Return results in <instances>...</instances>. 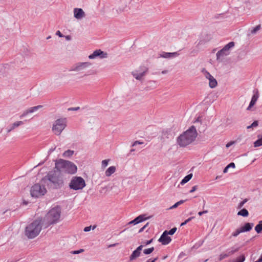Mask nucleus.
I'll use <instances>...</instances> for the list:
<instances>
[{"label":"nucleus","instance_id":"obj_14","mask_svg":"<svg viewBox=\"0 0 262 262\" xmlns=\"http://www.w3.org/2000/svg\"><path fill=\"white\" fill-rule=\"evenodd\" d=\"M168 234L167 233V230L163 232L158 241L161 243L162 245H166L168 244L171 241V238L170 236H168Z\"/></svg>","mask_w":262,"mask_h":262},{"label":"nucleus","instance_id":"obj_51","mask_svg":"<svg viewBox=\"0 0 262 262\" xmlns=\"http://www.w3.org/2000/svg\"><path fill=\"white\" fill-rule=\"evenodd\" d=\"M179 55V53H178L177 52L171 53V56H172V57H177Z\"/></svg>","mask_w":262,"mask_h":262},{"label":"nucleus","instance_id":"obj_22","mask_svg":"<svg viewBox=\"0 0 262 262\" xmlns=\"http://www.w3.org/2000/svg\"><path fill=\"white\" fill-rule=\"evenodd\" d=\"M116 171V167L114 166H111L105 171V175L107 177L111 176Z\"/></svg>","mask_w":262,"mask_h":262},{"label":"nucleus","instance_id":"obj_44","mask_svg":"<svg viewBox=\"0 0 262 262\" xmlns=\"http://www.w3.org/2000/svg\"><path fill=\"white\" fill-rule=\"evenodd\" d=\"M235 166V164L233 162H231L227 165V168H234Z\"/></svg>","mask_w":262,"mask_h":262},{"label":"nucleus","instance_id":"obj_21","mask_svg":"<svg viewBox=\"0 0 262 262\" xmlns=\"http://www.w3.org/2000/svg\"><path fill=\"white\" fill-rule=\"evenodd\" d=\"M253 225L254 224L253 223H247L244 226L241 227L240 228L243 232H248L252 229Z\"/></svg>","mask_w":262,"mask_h":262},{"label":"nucleus","instance_id":"obj_5","mask_svg":"<svg viewBox=\"0 0 262 262\" xmlns=\"http://www.w3.org/2000/svg\"><path fill=\"white\" fill-rule=\"evenodd\" d=\"M61 172L70 174L75 173L77 171V166L72 162L63 159H60L55 163V167Z\"/></svg>","mask_w":262,"mask_h":262},{"label":"nucleus","instance_id":"obj_62","mask_svg":"<svg viewBox=\"0 0 262 262\" xmlns=\"http://www.w3.org/2000/svg\"><path fill=\"white\" fill-rule=\"evenodd\" d=\"M252 127H252V126H251V125H249V126H247V128H248V129L250 128H252Z\"/></svg>","mask_w":262,"mask_h":262},{"label":"nucleus","instance_id":"obj_50","mask_svg":"<svg viewBox=\"0 0 262 262\" xmlns=\"http://www.w3.org/2000/svg\"><path fill=\"white\" fill-rule=\"evenodd\" d=\"M143 144V142H140L139 141H136L133 143V146H134L137 145V144Z\"/></svg>","mask_w":262,"mask_h":262},{"label":"nucleus","instance_id":"obj_29","mask_svg":"<svg viewBox=\"0 0 262 262\" xmlns=\"http://www.w3.org/2000/svg\"><path fill=\"white\" fill-rule=\"evenodd\" d=\"M73 154L74 151L73 150H67L64 152V153L63 154V156L64 157H69L72 156Z\"/></svg>","mask_w":262,"mask_h":262},{"label":"nucleus","instance_id":"obj_1","mask_svg":"<svg viewBox=\"0 0 262 262\" xmlns=\"http://www.w3.org/2000/svg\"><path fill=\"white\" fill-rule=\"evenodd\" d=\"M41 183L46 184L49 189H58L63 187L64 181L62 173L57 170L50 171L41 180Z\"/></svg>","mask_w":262,"mask_h":262},{"label":"nucleus","instance_id":"obj_27","mask_svg":"<svg viewBox=\"0 0 262 262\" xmlns=\"http://www.w3.org/2000/svg\"><path fill=\"white\" fill-rule=\"evenodd\" d=\"M258 137V139L254 142V146L255 147L262 145V136L260 137L259 136Z\"/></svg>","mask_w":262,"mask_h":262},{"label":"nucleus","instance_id":"obj_25","mask_svg":"<svg viewBox=\"0 0 262 262\" xmlns=\"http://www.w3.org/2000/svg\"><path fill=\"white\" fill-rule=\"evenodd\" d=\"M33 111L31 107L29 108L28 109L25 111L23 113L19 116L20 119H22L24 117L26 116L28 114L30 113H33Z\"/></svg>","mask_w":262,"mask_h":262},{"label":"nucleus","instance_id":"obj_60","mask_svg":"<svg viewBox=\"0 0 262 262\" xmlns=\"http://www.w3.org/2000/svg\"><path fill=\"white\" fill-rule=\"evenodd\" d=\"M231 143H228V144L226 145V147H229L230 146V145H231Z\"/></svg>","mask_w":262,"mask_h":262},{"label":"nucleus","instance_id":"obj_11","mask_svg":"<svg viewBox=\"0 0 262 262\" xmlns=\"http://www.w3.org/2000/svg\"><path fill=\"white\" fill-rule=\"evenodd\" d=\"M147 71L148 68L143 66L141 67L139 70H135L132 72V74L137 80H142Z\"/></svg>","mask_w":262,"mask_h":262},{"label":"nucleus","instance_id":"obj_18","mask_svg":"<svg viewBox=\"0 0 262 262\" xmlns=\"http://www.w3.org/2000/svg\"><path fill=\"white\" fill-rule=\"evenodd\" d=\"M24 124V122L21 121H18L16 122H14L13 123L10 124L7 128V133H10L13 129H14L15 128L18 127L19 126L22 125Z\"/></svg>","mask_w":262,"mask_h":262},{"label":"nucleus","instance_id":"obj_37","mask_svg":"<svg viewBox=\"0 0 262 262\" xmlns=\"http://www.w3.org/2000/svg\"><path fill=\"white\" fill-rule=\"evenodd\" d=\"M42 107V105H37V106H33V107H31V108H32V110L33 111V113L37 111V110H38L39 109L41 108Z\"/></svg>","mask_w":262,"mask_h":262},{"label":"nucleus","instance_id":"obj_3","mask_svg":"<svg viewBox=\"0 0 262 262\" xmlns=\"http://www.w3.org/2000/svg\"><path fill=\"white\" fill-rule=\"evenodd\" d=\"M42 229L41 219H37L29 224L25 228V235L28 238H34L40 232Z\"/></svg>","mask_w":262,"mask_h":262},{"label":"nucleus","instance_id":"obj_56","mask_svg":"<svg viewBox=\"0 0 262 262\" xmlns=\"http://www.w3.org/2000/svg\"><path fill=\"white\" fill-rule=\"evenodd\" d=\"M229 168H227V166L224 168L223 172L224 173H226L228 171V169Z\"/></svg>","mask_w":262,"mask_h":262},{"label":"nucleus","instance_id":"obj_59","mask_svg":"<svg viewBox=\"0 0 262 262\" xmlns=\"http://www.w3.org/2000/svg\"><path fill=\"white\" fill-rule=\"evenodd\" d=\"M117 244H112V245H111L109 246L110 247H113V246H115L117 245Z\"/></svg>","mask_w":262,"mask_h":262},{"label":"nucleus","instance_id":"obj_4","mask_svg":"<svg viewBox=\"0 0 262 262\" xmlns=\"http://www.w3.org/2000/svg\"><path fill=\"white\" fill-rule=\"evenodd\" d=\"M61 215V208L56 206L52 208L44 217V222L47 227L57 223Z\"/></svg>","mask_w":262,"mask_h":262},{"label":"nucleus","instance_id":"obj_38","mask_svg":"<svg viewBox=\"0 0 262 262\" xmlns=\"http://www.w3.org/2000/svg\"><path fill=\"white\" fill-rule=\"evenodd\" d=\"M110 161V160H104L102 161V166L103 167H105L107 165H108V161Z\"/></svg>","mask_w":262,"mask_h":262},{"label":"nucleus","instance_id":"obj_31","mask_svg":"<svg viewBox=\"0 0 262 262\" xmlns=\"http://www.w3.org/2000/svg\"><path fill=\"white\" fill-rule=\"evenodd\" d=\"M154 247H153L148 249H145L143 250V253L146 255L149 254L154 251Z\"/></svg>","mask_w":262,"mask_h":262},{"label":"nucleus","instance_id":"obj_36","mask_svg":"<svg viewBox=\"0 0 262 262\" xmlns=\"http://www.w3.org/2000/svg\"><path fill=\"white\" fill-rule=\"evenodd\" d=\"M260 28V25H258L256 26L252 31L251 33L252 34H255L256 32L258 31Z\"/></svg>","mask_w":262,"mask_h":262},{"label":"nucleus","instance_id":"obj_33","mask_svg":"<svg viewBox=\"0 0 262 262\" xmlns=\"http://www.w3.org/2000/svg\"><path fill=\"white\" fill-rule=\"evenodd\" d=\"M228 255L227 253H222L220 255H219V260L220 261H221L223 259L227 258V257H228Z\"/></svg>","mask_w":262,"mask_h":262},{"label":"nucleus","instance_id":"obj_6","mask_svg":"<svg viewBox=\"0 0 262 262\" xmlns=\"http://www.w3.org/2000/svg\"><path fill=\"white\" fill-rule=\"evenodd\" d=\"M66 126V118L58 119L54 122L52 127V130L55 135L59 136L61 134Z\"/></svg>","mask_w":262,"mask_h":262},{"label":"nucleus","instance_id":"obj_19","mask_svg":"<svg viewBox=\"0 0 262 262\" xmlns=\"http://www.w3.org/2000/svg\"><path fill=\"white\" fill-rule=\"evenodd\" d=\"M258 97H259V95H258V92L257 91L256 94H254L252 96L251 100L250 102L249 105L247 108V110H248V111L250 110L251 107H253L255 105V104L256 103V102L258 98Z\"/></svg>","mask_w":262,"mask_h":262},{"label":"nucleus","instance_id":"obj_52","mask_svg":"<svg viewBox=\"0 0 262 262\" xmlns=\"http://www.w3.org/2000/svg\"><path fill=\"white\" fill-rule=\"evenodd\" d=\"M208 212V211L207 210H204L203 211H200L198 213V214L200 215V216H201L202 214H204V213H207Z\"/></svg>","mask_w":262,"mask_h":262},{"label":"nucleus","instance_id":"obj_30","mask_svg":"<svg viewBox=\"0 0 262 262\" xmlns=\"http://www.w3.org/2000/svg\"><path fill=\"white\" fill-rule=\"evenodd\" d=\"M185 202V200H180V201L177 202L176 203H175L173 205H172V206H171L169 209H174V208H177L179 205H181L183 203H184Z\"/></svg>","mask_w":262,"mask_h":262},{"label":"nucleus","instance_id":"obj_49","mask_svg":"<svg viewBox=\"0 0 262 262\" xmlns=\"http://www.w3.org/2000/svg\"><path fill=\"white\" fill-rule=\"evenodd\" d=\"M197 189V186H194L192 189L190 190V193H192L195 191Z\"/></svg>","mask_w":262,"mask_h":262},{"label":"nucleus","instance_id":"obj_39","mask_svg":"<svg viewBox=\"0 0 262 262\" xmlns=\"http://www.w3.org/2000/svg\"><path fill=\"white\" fill-rule=\"evenodd\" d=\"M162 56L164 58H171V53H164Z\"/></svg>","mask_w":262,"mask_h":262},{"label":"nucleus","instance_id":"obj_24","mask_svg":"<svg viewBox=\"0 0 262 262\" xmlns=\"http://www.w3.org/2000/svg\"><path fill=\"white\" fill-rule=\"evenodd\" d=\"M192 177V174L190 173L187 175L181 182V184L183 185L188 182Z\"/></svg>","mask_w":262,"mask_h":262},{"label":"nucleus","instance_id":"obj_47","mask_svg":"<svg viewBox=\"0 0 262 262\" xmlns=\"http://www.w3.org/2000/svg\"><path fill=\"white\" fill-rule=\"evenodd\" d=\"M91 229V226H88L84 228V231L85 232H88L90 231Z\"/></svg>","mask_w":262,"mask_h":262},{"label":"nucleus","instance_id":"obj_23","mask_svg":"<svg viewBox=\"0 0 262 262\" xmlns=\"http://www.w3.org/2000/svg\"><path fill=\"white\" fill-rule=\"evenodd\" d=\"M237 215L244 217H247L249 215V212L246 209L243 208L237 212Z\"/></svg>","mask_w":262,"mask_h":262},{"label":"nucleus","instance_id":"obj_48","mask_svg":"<svg viewBox=\"0 0 262 262\" xmlns=\"http://www.w3.org/2000/svg\"><path fill=\"white\" fill-rule=\"evenodd\" d=\"M56 34L57 35H58L60 37H62L64 36L59 31H57L56 33Z\"/></svg>","mask_w":262,"mask_h":262},{"label":"nucleus","instance_id":"obj_9","mask_svg":"<svg viewBox=\"0 0 262 262\" xmlns=\"http://www.w3.org/2000/svg\"><path fill=\"white\" fill-rule=\"evenodd\" d=\"M235 45V43L233 41L230 42L226 45L222 49L218 51L216 54V60L220 61H222L224 59L225 56L229 55L230 49L233 48Z\"/></svg>","mask_w":262,"mask_h":262},{"label":"nucleus","instance_id":"obj_43","mask_svg":"<svg viewBox=\"0 0 262 262\" xmlns=\"http://www.w3.org/2000/svg\"><path fill=\"white\" fill-rule=\"evenodd\" d=\"M258 125V121H254L251 124V126H252L253 127H256Z\"/></svg>","mask_w":262,"mask_h":262},{"label":"nucleus","instance_id":"obj_13","mask_svg":"<svg viewBox=\"0 0 262 262\" xmlns=\"http://www.w3.org/2000/svg\"><path fill=\"white\" fill-rule=\"evenodd\" d=\"M98 57L100 58H105L107 57V54L101 50H96L89 56V58L91 59H95Z\"/></svg>","mask_w":262,"mask_h":262},{"label":"nucleus","instance_id":"obj_10","mask_svg":"<svg viewBox=\"0 0 262 262\" xmlns=\"http://www.w3.org/2000/svg\"><path fill=\"white\" fill-rule=\"evenodd\" d=\"M92 65L90 62H78L74 64L69 69L70 72H77L78 74H83L84 70Z\"/></svg>","mask_w":262,"mask_h":262},{"label":"nucleus","instance_id":"obj_54","mask_svg":"<svg viewBox=\"0 0 262 262\" xmlns=\"http://www.w3.org/2000/svg\"><path fill=\"white\" fill-rule=\"evenodd\" d=\"M193 218H194V217H190L188 218V219H187L185 222L187 224V223L190 222Z\"/></svg>","mask_w":262,"mask_h":262},{"label":"nucleus","instance_id":"obj_28","mask_svg":"<svg viewBox=\"0 0 262 262\" xmlns=\"http://www.w3.org/2000/svg\"><path fill=\"white\" fill-rule=\"evenodd\" d=\"M239 248H240L239 247H238L236 248H232L231 250H229L227 252V254H228V256H229L233 254L234 253L237 252L239 250Z\"/></svg>","mask_w":262,"mask_h":262},{"label":"nucleus","instance_id":"obj_15","mask_svg":"<svg viewBox=\"0 0 262 262\" xmlns=\"http://www.w3.org/2000/svg\"><path fill=\"white\" fill-rule=\"evenodd\" d=\"M74 16L77 19H81L85 16V12L81 8H74Z\"/></svg>","mask_w":262,"mask_h":262},{"label":"nucleus","instance_id":"obj_17","mask_svg":"<svg viewBox=\"0 0 262 262\" xmlns=\"http://www.w3.org/2000/svg\"><path fill=\"white\" fill-rule=\"evenodd\" d=\"M147 219H148L147 217H145V215H144V214L140 215L137 216V217H136L133 221L129 222L128 223V225H130V224L136 225V224L140 223L147 220Z\"/></svg>","mask_w":262,"mask_h":262},{"label":"nucleus","instance_id":"obj_41","mask_svg":"<svg viewBox=\"0 0 262 262\" xmlns=\"http://www.w3.org/2000/svg\"><path fill=\"white\" fill-rule=\"evenodd\" d=\"M170 133L169 131L165 130L163 132V136L165 137L166 138H168L169 133Z\"/></svg>","mask_w":262,"mask_h":262},{"label":"nucleus","instance_id":"obj_32","mask_svg":"<svg viewBox=\"0 0 262 262\" xmlns=\"http://www.w3.org/2000/svg\"><path fill=\"white\" fill-rule=\"evenodd\" d=\"M242 231L241 228L237 229L234 232L232 233V236L234 237L237 236L239 234L242 233Z\"/></svg>","mask_w":262,"mask_h":262},{"label":"nucleus","instance_id":"obj_20","mask_svg":"<svg viewBox=\"0 0 262 262\" xmlns=\"http://www.w3.org/2000/svg\"><path fill=\"white\" fill-rule=\"evenodd\" d=\"M128 8V3L126 2H122L118 7L117 11L121 13L127 10Z\"/></svg>","mask_w":262,"mask_h":262},{"label":"nucleus","instance_id":"obj_16","mask_svg":"<svg viewBox=\"0 0 262 262\" xmlns=\"http://www.w3.org/2000/svg\"><path fill=\"white\" fill-rule=\"evenodd\" d=\"M144 245H140L135 250H134L130 256H129V260L130 261H133V260L136 259L137 257H139L141 254V251L142 250L143 247Z\"/></svg>","mask_w":262,"mask_h":262},{"label":"nucleus","instance_id":"obj_8","mask_svg":"<svg viewBox=\"0 0 262 262\" xmlns=\"http://www.w3.org/2000/svg\"><path fill=\"white\" fill-rule=\"evenodd\" d=\"M85 186L84 180L80 177H74L69 184L71 189L77 190L83 189Z\"/></svg>","mask_w":262,"mask_h":262},{"label":"nucleus","instance_id":"obj_64","mask_svg":"<svg viewBox=\"0 0 262 262\" xmlns=\"http://www.w3.org/2000/svg\"><path fill=\"white\" fill-rule=\"evenodd\" d=\"M150 260H151V259H149L148 260H147L146 261V262H150Z\"/></svg>","mask_w":262,"mask_h":262},{"label":"nucleus","instance_id":"obj_34","mask_svg":"<svg viewBox=\"0 0 262 262\" xmlns=\"http://www.w3.org/2000/svg\"><path fill=\"white\" fill-rule=\"evenodd\" d=\"M177 229L176 227H174V228H172L171 229H170L169 231H167V233L168 235H173L177 231Z\"/></svg>","mask_w":262,"mask_h":262},{"label":"nucleus","instance_id":"obj_12","mask_svg":"<svg viewBox=\"0 0 262 262\" xmlns=\"http://www.w3.org/2000/svg\"><path fill=\"white\" fill-rule=\"evenodd\" d=\"M202 72L204 74L205 77L209 80V86L211 88L216 87L217 84L216 80L205 69H203Z\"/></svg>","mask_w":262,"mask_h":262},{"label":"nucleus","instance_id":"obj_61","mask_svg":"<svg viewBox=\"0 0 262 262\" xmlns=\"http://www.w3.org/2000/svg\"><path fill=\"white\" fill-rule=\"evenodd\" d=\"M167 73V71H166V70L163 71L162 72V74H165V73Z\"/></svg>","mask_w":262,"mask_h":262},{"label":"nucleus","instance_id":"obj_57","mask_svg":"<svg viewBox=\"0 0 262 262\" xmlns=\"http://www.w3.org/2000/svg\"><path fill=\"white\" fill-rule=\"evenodd\" d=\"M158 257L155 258L154 259H152L150 262H155L158 259Z\"/></svg>","mask_w":262,"mask_h":262},{"label":"nucleus","instance_id":"obj_35","mask_svg":"<svg viewBox=\"0 0 262 262\" xmlns=\"http://www.w3.org/2000/svg\"><path fill=\"white\" fill-rule=\"evenodd\" d=\"M247 201L248 200L246 199L241 202H240L238 205L237 209L241 208L244 206V205L247 202Z\"/></svg>","mask_w":262,"mask_h":262},{"label":"nucleus","instance_id":"obj_7","mask_svg":"<svg viewBox=\"0 0 262 262\" xmlns=\"http://www.w3.org/2000/svg\"><path fill=\"white\" fill-rule=\"evenodd\" d=\"M45 186H46V184H42L41 182L39 184L34 185L31 189V195L32 196L38 198L43 195L47 192Z\"/></svg>","mask_w":262,"mask_h":262},{"label":"nucleus","instance_id":"obj_58","mask_svg":"<svg viewBox=\"0 0 262 262\" xmlns=\"http://www.w3.org/2000/svg\"><path fill=\"white\" fill-rule=\"evenodd\" d=\"M186 224V223H185V222H183L182 223H181V226H184V225H185Z\"/></svg>","mask_w":262,"mask_h":262},{"label":"nucleus","instance_id":"obj_63","mask_svg":"<svg viewBox=\"0 0 262 262\" xmlns=\"http://www.w3.org/2000/svg\"><path fill=\"white\" fill-rule=\"evenodd\" d=\"M90 74H84L83 76H86L89 75Z\"/></svg>","mask_w":262,"mask_h":262},{"label":"nucleus","instance_id":"obj_2","mask_svg":"<svg viewBox=\"0 0 262 262\" xmlns=\"http://www.w3.org/2000/svg\"><path fill=\"white\" fill-rule=\"evenodd\" d=\"M197 136L196 128L192 125L177 138V143L180 147H186L194 142Z\"/></svg>","mask_w":262,"mask_h":262},{"label":"nucleus","instance_id":"obj_53","mask_svg":"<svg viewBox=\"0 0 262 262\" xmlns=\"http://www.w3.org/2000/svg\"><path fill=\"white\" fill-rule=\"evenodd\" d=\"M67 40H71L72 38L70 35H67L64 36Z\"/></svg>","mask_w":262,"mask_h":262},{"label":"nucleus","instance_id":"obj_26","mask_svg":"<svg viewBox=\"0 0 262 262\" xmlns=\"http://www.w3.org/2000/svg\"><path fill=\"white\" fill-rule=\"evenodd\" d=\"M255 230L257 233H259L262 231V221L259 222L258 224L255 226Z\"/></svg>","mask_w":262,"mask_h":262},{"label":"nucleus","instance_id":"obj_45","mask_svg":"<svg viewBox=\"0 0 262 262\" xmlns=\"http://www.w3.org/2000/svg\"><path fill=\"white\" fill-rule=\"evenodd\" d=\"M80 109L79 107H70L68 108L69 111H77Z\"/></svg>","mask_w":262,"mask_h":262},{"label":"nucleus","instance_id":"obj_42","mask_svg":"<svg viewBox=\"0 0 262 262\" xmlns=\"http://www.w3.org/2000/svg\"><path fill=\"white\" fill-rule=\"evenodd\" d=\"M148 223H147L145 225H144L143 227H142L138 231L139 233H141L143 231V230L148 226Z\"/></svg>","mask_w":262,"mask_h":262},{"label":"nucleus","instance_id":"obj_46","mask_svg":"<svg viewBox=\"0 0 262 262\" xmlns=\"http://www.w3.org/2000/svg\"><path fill=\"white\" fill-rule=\"evenodd\" d=\"M152 241H153V239H151L150 240L145 241L144 243V245H147L151 244L152 242Z\"/></svg>","mask_w":262,"mask_h":262},{"label":"nucleus","instance_id":"obj_40","mask_svg":"<svg viewBox=\"0 0 262 262\" xmlns=\"http://www.w3.org/2000/svg\"><path fill=\"white\" fill-rule=\"evenodd\" d=\"M83 251H84V249H80L79 250L73 251L71 252V253H72L73 254H79V253H82Z\"/></svg>","mask_w":262,"mask_h":262},{"label":"nucleus","instance_id":"obj_55","mask_svg":"<svg viewBox=\"0 0 262 262\" xmlns=\"http://www.w3.org/2000/svg\"><path fill=\"white\" fill-rule=\"evenodd\" d=\"M254 262H262V255L260 256V257L257 260H256Z\"/></svg>","mask_w":262,"mask_h":262}]
</instances>
